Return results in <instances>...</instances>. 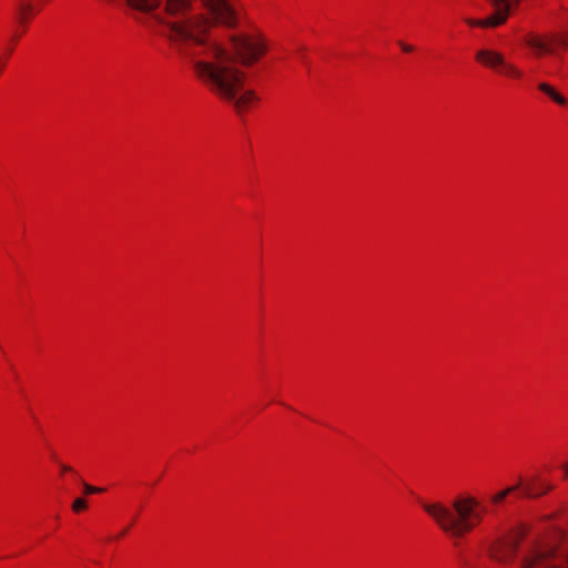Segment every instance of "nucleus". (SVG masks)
<instances>
[{"label": "nucleus", "instance_id": "423d86ee", "mask_svg": "<svg viewBox=\"0 0 568 568\" xmlns=\"http://www.w3.org/2000/svg\"><path fill=\"white\" fill-rule=\"evenodd\" d=\"M524 42L530 47L537 55H541L544 53H552L554 43H558L564 48H568V30L562 36H549V37H539L535 33H528L524 37Z\"/></svg>", "mask_w": 568, "mask_h": 568}, {"label": "nucleus", "instance_id": "20e7f679", "mask_svg": "<svg viewBox=\"0 0 568 568\" xmlns=\"http://www.w3.org/2000/svg\"><path fill=\"white\" fill-rule=\"evenodd\" d=\"M476 60L486 68L496 70L503 75L517 79L523 77V72L515 64L506 61L504 54L498 51L488 49L478 50L476 52Z\"/></svg>", "mask_w": 568, "mask_h": 568}, {"label": "nucleus", "instance_id": "f3484780", "mask_svg": "<svg viewBox=\"0 0 568 568\" xmlns=\"http://www.w3.org/2000/svg\"><path fill=\"white\" fill-rule=\"evenodd\" d=\"M125 532H126V529H125V530H122V532L120 534V536H123Z\"/></svg>", "mask_w": 568, "mask_h": 568}, {"label": "nucleus", "instance_id": "dca6fc26", "mask_svg": "<svg viewBox=\"0 0 568 568\" xmlns=\"http://www.w3.org/2000/svg\"><path fill=\"white\" fill-rule=\"evenodd\" d=\"M62 470L63 471H71L72 469L70 467H68V466H62Z\"/></svg>", "mask_w": 568, "mask_h": 568}, {"label": "nucleus", "instance_id": "6e6552de", "mask_svg": "<svg viewBox=\"0 0 568 568\" xmlns=\"http://www.w3.org/2000/svg\"><path fill=\"white\" fill-rule=\"evenodd\" d=\"M511 2H493L491 12L486 18V24L489 28L498 27L506 22L513 11Z\"/></svg>", "mask_w": 568, "mask_h": 568}, {"label": "nucleus", "instance_id": "0eeeda50", "mask_svg": "<svg viewBox=\"0 0 568 568\" xmlns=\"http://www.w3.org/2000/svg\"><path fill=\"white\" fill-rule=\"evenodd\" d=\"M521 537V532H516L500 540L497 545L496 558L499 560L510 559L516 554Z\"/></svg>", "mask_w": 568, "mask_h": 568}, {"label": "nucleus", "instance_id": "1a4fd4ad", "mask_svg": "<svg viewBox=\"0 0 568 568\" xmlns=\"http://www.w3.org/2000/svg\"><path fill=\"white\" fill-rule=\"evenodd\" d=\"M32 7L30 3H24L19 8L18 22L20 27L17 29L14 37L19 38L24 32V26L31 19Z\"/></svg>", "mask_w": 568, "mask_h": 568}, {"label": "nucleus", "instance_id": "9b49d317", "mask_svg": "<svg viewBox=\"0 0 568 568\" xmlns=\"http://www.w3.org/2000/svg\"><path fill=\"white\" fill-rule=\"evenodd\" d=\"M87 508V501L85 499L83 498H77L74 501H73V505H72V509L74 511H81L83 509Z\"/></svg>", "mask_w": 568, "mask_h": 568}, {"label": "nucleus", "instance_id": "f257e3e1", "mask_svg": "<svg viewBox=\"0 0 568 568\" xmlns=\"http://www.w3.org/2000/svg\"><path fill=\"white\" fill-rule=\"evenodd\" d=\"M131 14L145 23L165 24L162 31L172 48L194 70L195 75L213 93L231 103L236 112L246 111L257 97L245 89V73L229 51L210 41L205 31L212 24L233 28L241 13L231 2H203V11L189 18L191 2H128Z\"/></svg>", "mask_w": 568, "mask_h": 568}, {"label": "nucleus", "instance_id": "9d476101", "mask_svg": "<svg viewBox=\"0 0 568 568\" xmlns=\"http://www.w3.org/2000/svg\"><path fill=\"white\" fill-rule=\"evenodd\" d=\"M538 89L559 105H565L567 103V100L561 94H559L550 84L541 82L538 84Z\"/></svg>", "mask_w": 568, "mask_h": 568}, {"label": "nucleus", "instance_id": "2eb2a0df", "mask_svg": "<svg viewBox=\"0 0 568 568\" xmlns=\"http://www.w3.org/2000/svg\"><path fill=\"white\" fill-rule=\"evenodd\" d=\"M565 475L568 476V463L562 466Z\"/></svg>", "mask_w": 568, "mask_h": 568}, {"label": "nucleus", "instance_id": "f03ea898", "mask_svg": "<svg viewBox=\"0 0 568 568\" xmlns=\"http://www.w3.org/2000/svg\"><path fill=\"white\" fill-rule=\"evenodd\" d=\"M423 508L446 534L455 538L471 531L481 523L485 513L473 496L456 498L452 508L438 503L424 504Z\"/></svg>", "mask_w": 568, "mask_h": 568}, {"label": "nucleus", "instance_id": "7ed1b4c3", "mask_svg": "<svg viewBox=\"0 0 568 568\" xmlns=\"http://www.w3.org/2000/svg\"><path fill=\"white\" fill-rule=\"evenodd\" d=\"M233 53L244 67L252 65L265 53L266 45L258 33L241 32L230 38Z\"/></svg>", "mask_w": 568, "mask_h": 568}, {"label": "nucleus", "instance_id": "4468645a", "mask_svg": "<svg viewBox=\"0 0 568 568\" xmlns=\"http://www.w3.org/2000/svg\"><path fill=\"white\" fill-rule=\"evenodd\" d=\"M398 44L400 45V48L403 49L404 52H412L414 50V48L409 44H406L404 42H398Z\"/></svg>", "mask_w": 568, "mask_h": 568}, {"label": "nucleus", "instance_id": "f8f14e48", "mask_svg": "<svg viewBox=\"0 0 568 568\" xmlns=\"http://www.w3.org/2000/svg\"><path fill=\"white\" fill-rule=\"evenodd\" d=\"M466 22L471 27L489 28L486 24V19H467Z\"/></svg>", "mask_w": 568, "mask_h": 568}, {"label": "nucleus", "instance_id": "ddd939ff", "mask_svg": "<svg viewBox=\"0 0 568 568\" xmlns=\"http://www.w3.org/2000/svg\"><path fill=\"white\" fill-rule=\"evenodd\" d=\"M83 488H84L85 494H98V493H102L104 490L103 488L94 487L87 483L83 484Z\"/></svg>", "mask_w": 568, "mask_h": 568}, {"label": "nucleus", "instance_id": "39448f33", "mask_svg": "<svg viewBox=\"0 0 568 568\" xmlns=\"http://www.w3.org/2000/svg\"><path fill=\"white\" fill-rule=\"evenodd\" d=\"M521 486L524 496L528 498L541 496L552 489L551 485L540 481L538 477H534L526 484L520 480L518 485L497 493L491 497V503L495 505L501 503L510 493L517 490Z\"/></svg>", "mask_w": 568, "mask_h": 568}]
</instances>
